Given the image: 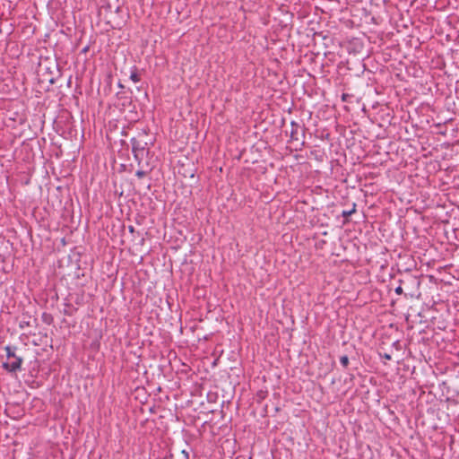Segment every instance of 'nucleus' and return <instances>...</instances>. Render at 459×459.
Masks as SVG:
<instances>
[{
  "instance_id": "obj_4",
  "label": "nucleus",
  "mask_w": 459,
  "mask_h": 459,
  "mask_svg": "<svg viewBox=\"0 0 459 459\" xmlns=\"http://www.w3.org/2000/svg\"><path fill=\"white\" fill-rule=\"evenodd\" d=\"M130 79L134 82H138L140 81V76H139V74L136 72H132L131 75H130Z\"/></svg>"
},
{
  "instance_id": "obj_5",
  "label": "nucleus",
  "mask_w": 459,
  "mask_h": 459,
  "mask_svg": "<svg viewBox=\"0 0 459 459\" xmlns=\"http://www.w3.org/2000/svg\"><path fill=\"white\" fill-rule=\"evenodd\" d=\"M135 175H136V177H138V178H143V177H144V176H145V172H144V171H143V170H138V171H136Z\"/></svg>"
},
{
  "instance_id": "obj_1",
  "label": "nucleus",
  "mask_w": 459,
  "mask_h": 459,
  "mask_svg": "<svg viewBox=\"0 0 459 459\" xmlns=\"http://www.w3.org/2000/svg\"><path fill=\"white\" fill-rule=\"evenodd\" d=\"M22 362V359L15 355L11 359H7V361L4 363V368L11 372H14L20 369Z\"/></svg>"
},
{
  "instance_id": "obj_6",
  "label": "nucleus",
  "mask_w": 459,
  "mask_h": 459,
  "mask_svg": "<svg viewBox=\"0 0 459 459\" xmlns=\"http://www.w3.org/2000/svg\"><path fill=\"white\" fill-rule=\"evenodd\" d=\"M394 291L397 295H401L403 293V288L401 286H398L397 288H395Z\"/></svg>"
},
{
  "instance_id": "obj_3",
  "label": "nucleus",
  "mask_w": 459,
  "mask_h": 459,
  "mask_svg": "<svg viewBox=\"0 0 459 459\" xmlns=\"http://www.w3.org/2000/svg\"><path fill=\"white\" fill-rule=\"evenodd\" d=\"M341 364L346 368L349 365V358L346 355H343L340 358Z\"/></svg>"
},
{
  "instance_id": "obj_7",
  "label": "nucleus",
  "mask_w": 459,
  "mask_h": 459,
  "mask_svg": "<svg viewBox=\"0 0 459 459\" xmlns=\"http://www.w3.org/2000/svg\"><path fill=\"white\" fill-rule=\"evenodd\" d=\"M343 214H344V215H345V214H351V212H343Z\"/></svg>"
},
{
  "instance_id": "obj_8",
  "label": "nucleus",
  "mask_w": 459,
  "mask_h": 459,
  "mask_svg": "<svg viewBox=\"0 0 459 459\" xmlns=\"http://www.w3.org/2000/svg\"><path fill=\"white\" fill-rule=\"evenodd\" d=\"M295 133H291V137L294 138Z\"/></svg>"
},
{
  "instance_id": "obj_2",
  "label": "nucleus",
  "mask_w": 459,
  "mask_h": 459,
  "mask_svg": "<svg viewBox=\"0 0 459 459\" xmlns=\"http://www.w3.org/2000/svg\"><path fill=\"white\" fill-rule=\"evenodd\" d=\"M5 351H6L7 359H11L13 357L15 356L14 351L11 347L7 346L5 348Z\"/></svg>"
}]
</instances>
